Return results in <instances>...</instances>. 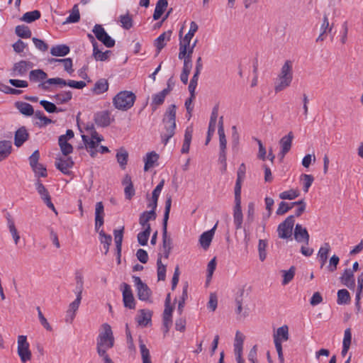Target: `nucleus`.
Here are the masks:
<instances>
[{
	"label": "nucleus",
	"mask_w": 363,
	"mask_h": 363,
	"mask_svg": "<svg viewBox=\"0 0 363 363\" xmlns=\"http://www.w3.org/2000/svg\"><path fill=\"white\" fill-rule=\"evenodd\" d=\"M133 279L136 288L138 298L141 301L148 300L151 296V291L148 286L143 282L139 277L133 276Z\"/></svg>",
	"instance_id": "nucleus-10"
},
{
	"label": "nucleus",
	"mask_w": 363,
	"mask_h": 363,
	"mask_svg": "<svg viewBox=\"0 0 363 363\" xmlns=\"http://www.w3.org/2000/svg\"><path fill=\"white\" fill-rule=\"evenodd\" d=\"M301 179L303 182V190L305 193H307L314 181V177L311 174H303L301 175Z\"/></svg>",
	"instance_id": "nucleus-57"
},
{
	"label": "nucleus",
	"mask_w": 363,
	"mask_h": 363,
	"mask_svg": "<svg viewBox=\"0 0 363 363\" xmlns=\"http://www.w3.org/2000/svg\"><path fill=\"white\" fill-rule=\"evenodd\" d=\"M16 34L22 38H30L32 33L30 28L25 25H18L15 28Z\"/></svg>",
	"instance_id": "nucleus-42"
},
{
	"label": "nucleus",
	"mask_w": 363,
	"mask_h": 363,
	"mask_svg": "<svg viewBox=\"0 0 363 363\" xmlns=\"http://www.w3.org/2000/svg\"><path fill=\"white\" fill-rule=\"evenodd\" d=\"M296 272V268L294 266H291L288 271L283 270V281L282 284L286 285L288 284L294 277Z\"/></svg>",
	"instance_id": "nucleus-52"
},
{
	"label": "nucleus",
	"mask_w": 363,
	"mask_h": 363,
	"mask_svg": "<svg viewBox=\"0 0 363 363\" xmlns=\"http://www.w3.org/2000/svg\"><path fill=\"white\" fill-rule=\"evenodd\" d=\"M29 138V133L25 126L19 128L14 134V145L20 147Z\"/></svg>",
	"instance_id": "nucleus-17"
},
{
	"label": "nucleus",
	"mask_w": 363,
	"mask_h": 363,
	"mask_svg": "<svg viewBox=\"0 0 363 363\" xmlns=\"http://www.w3.org/2000/svg\"><path fill=\"white\" fill-rule=\"evenodd\" d=\"M216 226L217 224H216L211 230L206 231L201 235L199 242L204 250H207L209 247L213 240Z\"/></svg>",
	"instance_id": "nucleus-19"
},
{
	"label": "nucleus",
	"mask_w": 363,
	"mask_h": 363,
	"mask_svg": "<svg viewBox=\"0 0 363 363\" xmlns=\"http://www.w3.org/2000/svg\"><path fill=\"white\" fill-rule=\"evenodd\" d=\"M273 337L275 348L278 354L279 363H284V357L281 343L284 341H287L289 338L288 326L284 325L281 327H279L277 329V333L274 334Z\"/></svg>",
	"instance_id": "nucleus-6"
},
{
	"label": "nucleus",
	"mask_w": 363,
	"mask_h": 363,
	"mask_svg": "<svg viewBox=\"0 0 363 363\" xmlns=\"http://www.w3.org/2000/svg\"><path fill=\"white\" fill-rule=\"evenodd\" d=\"M151 313L145 310H140V315L138 317V323L140 325L146 326L151 321Z\"/></svg>",
	"instance_id": "nucleus-53"
},
{
	"label": "nucleus",
	"mask_w": 363,
	"mask_h": 363,
	"mask_svg": "<svg viewBox=\"0 0 363 363\" xmlns=\"http://www.w3.org/2000/svg\"><path fill=\"white\" fill-rule=\"evenodd\" d=\"M157 267L158 281H164L166 278V265L162 263V255L160 254H159V257L157 260Z\"/></svg>",
	"instance_id": "nucleus-43"
},
{
	"label": "nucleus",
	"mask_w": 363,
	"mask_h": 363,
	"mask_svg": "<svg viewBox=\"0 0 363 363\" xmlns=\"http://www.w3.org/2000/svg\"><path fill=\"white\" fill-rule=\"evenodd\" d=\"M47 77V74L40 69L31 70L29 74L30 80L34 82L45 80Z\"/></svg>",
	"instance_id": "nucleus-40"
},
{
	"label": "nucleus",
	"mask_w": 363,
	"mask_h": 363,
	"mask_svg": "<svg viewBox=\"0 0 363 363\" xmlns=\"http://www.w3.org/2000/svg\"><path fill=\"white\" fill-rule=\"evenodd\" d=\"M157 217L156 212L153 211H145L140 215L139 223L144 228L150 226L149 221L150 220H155Z\"/></svg>",
	"instance_id": "nucleus-24"
},
{
	"label": "nucleus",
	"mask_w": 363,
	"mask_h": 363,
	"mask_svg": "<svg viewBox=\"0 0 363 363\" xmlns=\"http://www.w3.org/2000/svg\"><path fill=\"white\" fill-rule=\"evenodd\" d=\"M38 311V315L39 318V320L41 323V325L48 331H51L52 330V327L50 326V323L48 322L47 319L43 315L40 308L39 306L37 307Z\"/></svg>",
	"instance_id": "nucleus-62"
},
{
	"label": "nucleus",
	"mask_w": 363,
	"mask_h": 363,
	"mask_svg": "<svg viewBox=\"0 0 363 363\" xmlns=\"http://www.w3.org/2000/svg\"><path fill=\"white\" fill-rule=\"evenodd\" d=\"M72 98V93L71 91H62L53 96V99L57 104H66Z\"/></svg>",
	"instance_id": "nucleus-35"
},
{
	"label": "nucleus",
	"mask_w": 363,
	"mask_h": 363,
	"mask_svg": "<svg viewBox=\"0 0 363 363\" xmlns=\"http://www.w3.org/2000/svg\"><path fill=\"white\" fill-rule=\"evenodd\" d=\"M15 106L21 113L26 116H30L34 113L33 106L28 103L23 101H16L15 103Z\"/></svg>",
	"instance_id": "nucleus-26"
},
{
	"label": "nucleus",
	"mask_w": 363,
	"mask_h": 363,
	"mask_svg": "<svg viewBox=\"0 0 363 363\" xmlns=\"http://www.w3.org/2000/svg\"><path fill=\"white\" fill-rule=\"evenodd\" d=\"M33 63L29 61L21 60L13 65V75L23 76L26 74L28 70L33 67Z\"/></svg>",
	"instance_id": "nucleus-18"
},
{
	"label": "nucleus",
	"mask_w": 363,
	"mask_h": 363,
	"mask_svg": "<svg viewBox=\"0 0 363 363\" xmlns=\"http://www.w3.org/2000/svg\"><path fill=\"white\" fill-rule=\"evenodd\" d=\"M218 133L219 135V145L220 149H226L227 140L225 138L224 127H223V117L220 116L218 121Z\"/></svg>",
	"instance_id": "nucleus-31"
},
{
	"label": "nucleus",
	"mask_w": 363,
	"mask_h": 363,
	"mask_svg": "<svg viewBox=\"0 0 363 363\" xmlns=\"http://www.w3.org/2000/svg\"><path fill=\"white\" fill-rule=\"evenodd\" d=\"M99 240L105 250L104 254L106 255L112 242V237L110 235L106 234L105 232L101 230L99 232Z\"/></svg>",
	"instance_id": "nucleus-37"
},
{
	"label": "nucleus",
	"mask_w": 363,
	"mask_h": 363,
	"mask_svg": "<svg viewBox=\"0 0 363 363\" xmlns=\"http://www.w3.org/2000/svg\"><path fill=\"white\" fill-rule=\"evenodd\" d=\"M74 166V162L70 157H67L65 158L58 157L56 158L55 161V167L57 169H59L62 173L66 175L70 174L71 172L69 170Z\"/></svg>",
	"instance_id": "nucleus-15"
},
{
	"label": "nucleus",
	"mask_w": 363,
	"mask_h": 363,
	"mask_svg": "<svg viewBox=\"0 0 363 363\" xmlns=\"http://www.w3.org/2000/svg\"><path fill=\"white\" fill-rule=\"evenodd\" d=\"M297 201L286 203L285 201H281L279 204V207L276 211L277 215L282 216L290 211L292 208L296 206Z\"/></svg>",
	"instance_id": "nucleus-41"
},
{
	"label": "nucleus",
	"mask_w": 363,
	"mask_h": 363,
	"mask_svg": "<svg viewBox=\"0 0 363 363\" xmlns=\"http://www.w3.org/2000/svg\"><path fill=\"white\" fill-rule=\"evenodd\" d=\"M267 247V241L266 240H259L258 244V251L259 259L263 262L267 257L266 248Z\"/></svg>",
	"instance_id": "nucleus-56"
},
{
	"label": "nucleus",
	"mask_w": 363,
	"mask_h": 363,
	"mask_svg": "<svg viewBox=\"0 0 363 363\" xmlns=\"http://www.w3.org/2000/svg\"><path fill=\"white\" fill-rule=\"evenodd\" d=\"M6 220H7V224H8L9 231H10L11 234L12 235V237L13 238L15 244L17 245L20 240V236L18 235L17 229L16 228L14 221H13L11 216L9 213H7V214H6Z\"/></svg>",
	"instance_id": "nucleus-32"
},
{
	"label": "nucleus",
	"mask_w": 363,
	"mask_h": 363,
	"mask_svg": "<svg viewBox=\"0 0 363 363\" xmlns=\"http://www.w3.org/2000/svg\"><path fill=\"white\" fill-rule=\"evenodd\" d=\"M340 258L337 255H333L329 261V264L327 267L328 270L330 272H333L337 269V266L339 264Z\"/></svg>",
	"instance_id": "nucleus-60"
},
{
	"label": "nucleus",
	"mask_w": 363,
	"mask_h": 363,
	"mask_svg": "<svg viewBox=\"0 0 363 363\" xmlns=\"http://www.w3.org/2000/svg\"><path fill=\"white\" fill-rule=\"evenodd\" d=\"M197 43L198 40L196 39L191 45V43L189 44L186 43H179V59L182 60V57H184L185 55L192 57V54Z\"/></svg>",
	"instance_id": "nucleus-20"
},
{
	"label": "nucleus",
	"mask_w": 363,
	"mask_h": 363,
	"mask_svg": "<svg viewBox=\"0 0 363 363\" xmlns=\"http://www.w3.org/2000/svg\"><path fill=\"white\" fill-rule=\"evenodd\" d=\"M136 96L130 91H121L113 99V104L116 109L127 111L133 106Z\"/></svg>",
	"instance_id": "nucleus-4"
},
{
	"label": "nucleus",
	"mask_w": 363,
	"mask_h": 363,
	"mask_svg": "<svg viewBox=\"0 0 363 363\" xmlns=\"http://www.w3.org/2000/svg\"><path fill=\"white\" fill-rule=\"evenodd\" d=\"M81 300L82 297H79V296H77L76 299L69 304V309L67 310V315L71 314V320H73V318H74L75 313L79 308Z\"/></svg>",
	"instance_id": "nucleus-51"
},
{
	"label": "nucleus",
	"mask_w": 363,
	"mask_h": 363,
	"mask_svg": "<svg viewBox=\"0 0 363 363\" xmlns=\"http://www.w3.org/2000/svg\"><path fill=\"white\" fill-rule=\"evenodd\" d=\"M111 54V50L101 52L98 46L93 49V56L97 61H106L108 59L109 55Z\"/></svg>",
	"instance_id": "nucleus-47"
},
{
	"label": "nucleus",
	"mask_w": 363,
	"mask_h": 363,
	"mask_svg": "<svg viewBox=\"0 0 363 363\" xmlns=\"http://www.w3.org/2000/svg\"><path fill=\"white\" fill-rule=\"evenodd\" d=\"M294 239L298 242H303L306 245L309 244L310 235L307 229L301 224L297 223L294 228Z\"/></svg>",
	"instance_id": "nucleus-16"
},
{
	"label": "nucleus",
	"mask_w": 363,
	"mask_h": 363,
	"mask_svg": "<svg viewBox=\"0 0 363 363\" xmlns=\"http://www.w3.org/2000/svg\"><path fill=\"white\" fill-rule=\"evenodd\" d=\"M172 206V196H167L165 201L164 213L162 220V248L163 250H171L172 242L170 237L167 236V222L169 218V212Z\"/></svg>",
	"instance_id": "nucleus-5"
},
{
	"label": "nucleus",
	"mask_w": 363,
	"mask_h": 363,
	"mask_svg": "<svg viewBox=\"0 0 363 363\" xmlns=\"http://www.w3.org/2000/svg\"><path fill=\"white\" fill-rule=\"evenodd\" d=\"M150 233H151V227L148 226L146 228V229H144L143 231H142L138 234L137 238H138V243L140 245L145 246L147 244V241H148Z\"/></svg>",
	"instance_id": "nucleus-46"
},
{
	"label": "nucleus",
	"mask_w": 363,
	"mask_h": 363,
	"mask_svg": "<svg viewBox=\"0 0 363 363\" xmlns=\"http://www.w3.org/2000/svg\"><path fill=\"white\" fill-rule=\"evenodd\" d=\"M102 328L103 331L99 333L96 339V351L99 357L106 359L110 358L106 350L113 347L115 339L109 324L104 323Z\"/></svg>",
	"instance_id": "nucleus-1"
},
{
	"label": "nucleus",
	"mask_w": 363,
	"mask_h": 363,
	"mask_svg": "<svg viewBox=\"0 0 363 363\" xmlns=\"http://www.w3.org/2000/svg\"><path fill=\"white\" fill-rule=\"evenodd\" d=\"M300 195L299 191L296 189H290L279 194V198L283 200H293Z\"/></svg>",
	"instance_id": "nucleus-50"
},
{
	"label": "nucleus",
	"mask_w": 363,
	"mask_h": 363,
	"mask_svg": "<svg viewBox=\"0 0 363 363\" xmlns=\"http://www.w3.org/2000/svg\"><path fill=\"white\" fill-rule=\"evenodd\" d=\"M92 32L97 40L101 42L106 47L110 48L115 45V40L106 33L101 25L96 24Z\"/></svg>",
	"instance_id": "nucleus-9"
},
{
	"label": "nucleus",
	"mask_w": 363,
	"mask_h": 363,
	"mask_svg": "<svg viewBox=\"0 0 363 363\" xmlns=\"http://www.w3.org/2000/svg\"><path fill=\"white\" fill-rule=\"evenodd\" d=\"M82 138L86 147L91 149L90 155L94 157L96 155V152H94L93 149L96 148L98 146V143L99 142H97V140L93 138L90 140L88 138V136L85 135H82Z\"/></svg>",
	"instance_id": "nucleus-44"
},
{
	"label": "nucleus",
	"mask_w": 363,
	"mask_h": 363,
	"mask_svg": "<svg viewBox=\"0 0 363 363\" xmlns=\"http://www.w3.org/2000/svg\"><path fill=\"white\" fill-rule=\"evenodd\" d=\"M40 104L45 108V110L50 113H58L63 111V109L61 108H57L54 103L46 100H41L40 101Z\"/></svg>",
	"instance_id": "nucleus-45"
},
{
	"label": "nucleus",
	"mask_w": 363,
	"mask_h": 363,
	"mask_svg": "<svg viewBox=\"0 0 363 363\" xmlns=\"http://www.w3.org/2000/svg\"><path fill=\"white\" fill-rule=\"evenodd\" d=\"M243 215L242 212L241 203H235L233 208V222L236 230L242 228Z\"/></svg>",
	"instance_id": "nucleus-23"
},
{
	"label": "nucleus",
	"mask_w": 363,
	"mask_h": 363,
	"mask_svg": "<svg viewBox=\"0 0 363 363\" xmlns=\"http://www.w3.org/2000/svg\"><path fill=\"white\" fill-rule=\"evenodd\" d=\"M242 181L236 180L235 185V203H241V189Z\"/></svg>",
	"instance_id": "nucleus-61"
},
{
	"label": "nucleus",
	"mask_w": 363,
	"mask_h": 363,
	"mask_svg": "<svg viewBox=\"0 0 363 363\" xmlns=\"http://www.w3.org/2000/svg\"><path fill=\"white\" fill-rule=\"evenodd\" d=\"M70 51L69 47L65 45H57L52 46L50 49V54L56 57H64L67 55Z\"/></svg>",
	"instance_id": "nucleus-30"
},
{
	"label": "nucleus",
	"mask_w": 363,
	"mask_h": 363,
	"mask_svg": "<svg viewBox=\"0 0 363 363\" xmlns=\"http://www.w3.org/2000/svg\"><path fill=\"white\" fill-rule=\"evenodd\" d=\"M166 35V33H162L156 38L155 41V45L156 46L158 52H160L166 45L164 43Z\"/></svg>",
	"instance_id": "nucleus-63"
},
{
	"label": "nucleus",
	"mask_w": 363,
	"mask_h": 363,
	"mask_svg": "<svg viewBox=\"0 0 363 363\" xmlns=\"http://www.w3.org/2000/svg\"><path fill=\"white\" fill-rule=\"evenodd\" d=\"M120 22L121 26L125 30H129L133 27V19L128 13L120 16Z\"/></svg>",
	"instance_id": "nucleus-54"
},
{
	"label": "nucleus",
	"mask_w": 363,
	"mask_h": 363,
	"mask_svg": "<svg viewBox=\"0 0 363 363\" xmlns=\"http://www.w3.org/2000/svg\"><path fill=\"white\" fill-rule=\"evenodd\" d=\"M293 80L292 62L286 60L281 68L280 73L277 76V82L274 85L275 93H279L289 87Z\"/></svg>",
	"instance_id": "nucleus-3"
},
{
	"label": "nucleus",
	"mask_w": 363,
	"mask_h": 363,
	"mask_svg": "<svg viewBox=\"0 0 363 363\" xmlns=\"http://www.w3.org/2000/svg\"><path fill=\"white\" fill-rule=\"evenodd\" d=\"M58 144L62 151V153L65 156H67L73 151L72 145L67 141L65 136H60L58 139Z\"/></svg>",
	"instance_id": "nucleus-33"
},
{
	"label": "nucleus",
	"mask_w": 363,
	"mask_h": 363,
	"mask_svg": "<svg viewBox=\"0 0 363 363\" xmlns=\"http://www.w3.org/2000/svg\"><path fill=\"white\" fill-rule=\"evenodd\" d=\"M159 155L154 151L148 152L146 155V157L144 159L145 166L144 170L148 171L151 167L154 166V164L157 161Z\"/></svg>",
	"instance_id": "nucleus-34"
},
{
	"label": "nucleus",
	"mask_w": 363,
	"mask_h": 363,
	"mask_svg": "<svg viewBox=\"0 0 363 363\" xmlns=\"http://www.w3.org/2000/svg\"><path fill=\"white\" fill-rule=\"evenodd\" d=\"M350 301V295L347 289H340L337 291V303L339 305L346 304Z\"/></svg>",
	"instance_id": "nucleus-48"
},
{
	"label": "nucleus",
	"mask_w": 363,
	"mask_h": 363,
	"mask_svg": "<svg viewBox=\"0 0 363 363\" xmlns=\"http://www.w3.org/2000/svg\"><path fill=\"white\" fill-rule=\"evenodd\" d=\"M94 121L98 127L105 128L108 127L114 121V118H111L108 111H102L94 114Z\"/></svg>",
	"instance_id": "nucleus-13"
},
{
	"label": "nucleus",
	"mask_w": 363,
	"mask_h": 363,
	"mask_svg": "<svg viewBox=\"0 0 363 363\" xmlns=\"http://www.w3.org/2000/svg\"><path fill=\"white\" fill-rule=\"evenodd\" d=\"M176 109L177 107L174 104L170 105L166 110L162 119L165 132H162L160 137L162 143L164 145L168 143L169 139L172 138L175 134Z\"/></svg>",
	"instance_id": "nucleus-2"
},
{
	"label": "nucleus",
	"mask_w": 363,
	"mask_h": 363,
	"mask_svg": "<svg viewBox=\"0 0 363 363\" xmlns=\"http://www.w3.org/2000/svg\"><path fill=\"white\" fill-rule=\"evenodd\" d=\"M140 349L143 359V363H152L149 350L142 340H140Z\"/></svg>",
	"instance_id": "nucleus-55"
},
{
	"label": "nucleus",
	"mask_w": 363,
	"mask_h": 363,
	"mask_svg": "<svg viewBox=\"0 0 363 363\" xmlns=\"http://www.w3.org/2000/svg\"><path fill=\"white\" fill-rule=\"evenodd\" d=\"M255 203L253 202H250L247 205V223L251 224L254 221L255 218Z\"/></svg>",
	"instance_id": "nucleus-59"
},
{
	"label": "nucleus",
	"mask_w": 363,
	"mask_h": 363,
	"mask_svg": "<svg viewBox=\"0 0 363 363\" xmlns=\"http://www.w3.org/2000/svg\"><path fill=\"white\" fill-rule=\"evenodd\" d=\"M35 48L38 49L40 51L45 52L48 50V45L46 43H45L43 40L37 38H33L32 39Z\"/></svg>",
	"instance_id": "nucleus-64"
},
{
	"label": "nucleus",
	"mask_w": 363,
	"mask_h": 363,
	"mask_svg": "<svg viewBox=\"0 0 363 363\" xmlns=\"http://www.w3.org/2000/svg\"><path fill=\"white\" fill-rule=\"evenodd\" d=\"M39 158H40V152L38 150H35L32 153V155L29 157V163H30V165L32 169L33 170V172H37L36 169L38 167V164H39L38 163Z\"/></svg>",
	"instance_id": "nucleus-58"
},
{
	"label": "nucleus",
	"mask_w": 363,
	"mask_h": 363,
	"mask_svg": "<svg viewBox=\"0 0 363 363\" xmlns=\"http://www.w3.org/2000/svg\"><path fill=\"white\" fill-rule=\"evenodd\" d=\"M108 82L106 79H100L94 84L91 91L96 95L102 94L108 89Z\"/></svg>",
	"instance_id": "nucleus-25"
},
{
	"label": "nucleus",
	"mask_w": 363,
	"mask_h": 363,
	"mask_svg": "<svg viewBox=\"0 0 363 363\" xmlns=\"http://www.w3.org/2000/svg\"><path fill=\"white\" fill-rule=\"evenodd\" d=\"M123 232H124V226H123L121 229H118V230L115 229L113 230L116 254H118L119 256L121 255V253Z\"/></svg>",
	"instance_id": "nucleus-27"
},
{
	"label": "nucleus",
	"mask_w": 363,
	"mask_h": 363,
	"mask_svg": "<svg viewBox=\"0 0 363 363\" xmlns=\"http://www.w3.org/2000/svg\"><path fill=\"white\" fill-rule=\"evenodd\" d=\"M294 138V133L290 131L286 135L281 138L279 140L281 150L279 153V156L281 159L284 158L285 155L290 151Z\"/></svg>",
	"instance_id": "nucleus-14"
},
{
	"label": "nucleus",
	"mask_w": 363,
	"mask_h": 363,
	"mask_svg": "<svg viewBox=\"0 0 363 363\" xmlns=\"http://www.w3.org/2000/svg\"><path fill=\"white\" fill-rule=\"evenodd\" d=\"M342 283L350 289H354L355 287V280L354 273L351 269H345L343 274L340 277Z\"/></svg>",
	"instance_id": "nucleus-22"
},
{
	"label": "nucleus",
	"mask_w": 363,
	"mask_h": 363,
	"mask_svg": "<svg viewBox=\"0 0 363 363\" xmlns=\"http://www.w3.org/2000/svg\"><path fill=\"white\" fill-rule=\"evenodd\" d=\"M169 94V89H164L162 91H160L159 93H157L155 94H153L152 96V104L151 106L152 108V111H155L157 107L160 105H162L167 94Z\"/></svg>",
	"instance_id": "nucleus-21"
},
{
	"label": "nucleus",
	"mask_w": 363,
	"mask_h": 363,
	"mask_svg": "<svg viewBox=\"0 0 363 363\" xmlns=\"http://www.w3.org/2000/svg\"><path fill=\"white\" fill-rule=\"evenodd\" d=\"M80 19V13L78 8V5L75 4L72 7L71 13L67 18L65 23H77Z\"/></svg>",
	"instance_id": "nucleus-49"
},
{
	"label": "nucleus",
	"mask_w": 363,
	"mask_h": 363,
	"mask_svg": "<svg viewBox=\"0 0 363 363\" xmlns=\"http://www.w3.org/2000/svg\"><path fill=\"white\" fill-rule=\"evenodd\" d=\"M116 159L120 167L122 169H125L128 159V152L123 147L120 148L116 153Z\"/></svg>",
	"instance_id": "nucleus-39"
},
{
	"label": "nucleus",
	"mask_w": 363,
	"mask_h": 363,
	"mask_svg": "<svg viewBox=\"0 0 363 363\" xmlns=\"http://www.w3.org/2000/svg\"><path fill=\"white\" fill-rule=\"evenodd\" d=\"M18 354L23 363H26L31 359L32 354L29 350V343L25 335L18 337Z\"/></svg>",
	"instance_id": "nucleus-8"
},
{
	"label": "nucleus",
	"mask_w": 363,
	"mask_h": 363,
	"mask_svg": "<svg viewBox=\"0 0 363 363\" xmlns=\"http://www.w3.org/2000/svg\"><path fill=\"white\" fill-rule=\"evenodd\" d=\"M41 16V13L38 10H34L32 11H28L25 13L23 16L21 18V21L26 22L28 23H30L38 19H39Z\"/></svg>",
	"instance_id": "nucleus-38"
},
{
	"label": "nucleus",
	"mask_w": 363,
	"mask_h": 363,
	"mask_svg": "<svg viewBox=\"0 0 363 363\" xmlns=\"http://www.w3.org/2000/svg\"><path fill=\"white\" fill-rule=\"evenodd\" d=\"M295 223L294 216H288L277 227V233L279 238H291L293 228Z\"/></svg>",
	"instance_id": "nucleus-7"
},
{
	"label": "nucleus",
	"mask_w": 363,
	"mask_h": 363,
	"mask_svg": "<svg viewBox=\"0 0 363 363\" xmlns=\"http://www.w3.org/2000/svg\"><path fill=\"white\" fill-rule=\"evenodd\" d=\"M199 26L195 21H191L190 23V28L188 33L185 35L182 40H180L179 43H186L189 44L191 43L192 38L194 34L197 32Z\"/></svg>",
	"instance_id": "nucleus-36"
},
{
	"label": "nucleus",
	"mask_w": 363,
	"mask_h": 363,
	"mask_svg": "<svg viewBox=\"0 0 363 363\" xmlns=\"http://www.w3.org/2000/svg\"><path fill=\"white\" fill-rule=\"evenodd\" d=\"M35 189H36L38 193L39 194V195L40 196V198L44 201V203L46 204V206L57 214V213L56 211L54 204L52 203V202L51 201L50 195L48 189L45 188V186L41 182V181L38 179L37 182H35Z\"/></svg>",
	"instance_id": "nucleus-11"
},
{
	"label": "nucleus",
	"mask_w": 363,
	"mask_h": 363,
	"mask_svg": "<svg viewBox=\"0 0 363 363\" xmlns=\"http://www.w3.org/2000/svg\"><path fill=\"white\" fill-rule=\"evenodd\" d=\"M123 301L124 306L130 309L135 308V301L132 292L131 287L126 283H123Z\"/></svg>",
	"instance_id": "nucleus-12"
},
{
	"label": "nucleus",
	"mask_w": 363,
	"mask_h": 363,
	"mask_svg": "<svg viewBox=\"0 0 363 363\" xmlns=\"http://www.w3.org/2000/svg\"><path fill=\"white\" fill-rule=\"evenodd\" d=\"M168 6L167 0H158L155 9V11L153 13V19L157 21L160 19L162 15L164 13V11L167 9Z\"/></svg>",
	"instance_id": "nucleus-29"
},
{
	"label": "nucleus",
	"mask_w": 363,
	"mask_h": 363,
	"mask_svg": "<svg viewBox=\"0 0 363 363\" xmlns=\"http://www.w3.org/2000/svg\"><path fill=\"white\" fill-rule=\"evenodd\" d=\"M12 150L11 142L9 140L0 141V162L5 160L11 154Z\"/></svg>",
	"instance_id": "nucleus-28"
}]
</instances>
